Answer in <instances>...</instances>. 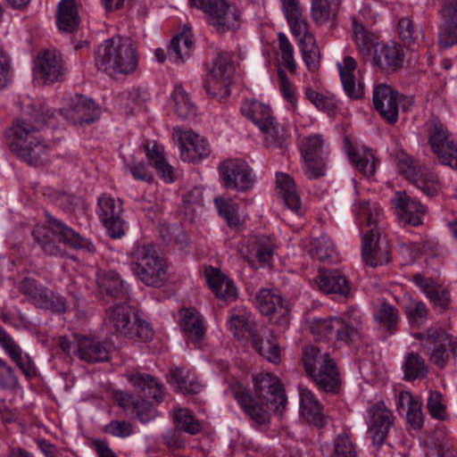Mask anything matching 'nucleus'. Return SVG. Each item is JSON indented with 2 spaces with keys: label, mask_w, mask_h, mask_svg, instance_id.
I'll use <instances>...</instances> for the list:
<instances>
[{
  "label": "nucleus",
  "mask_w": 457,
  "mask_h": 457,
  "mask_svg": "<svg viewBox=\"0 0 457 457\" xmlns=\"http://www.w3.org/2000/svg\"><path fill=\"white\" fill-rule=\"evenodd\" d=\"M25 114L16 120L9 130L10 147L30 165H40L46 161L48 146L44 144L38 130L54 118V112L48 104L29 98L21 102Z\"/></svg>",
  "instance_id": "1"
},
{
  "label": "nucleus",
  "mask_w": 457,
  "mask_h": 457,
  "mask_svg": "<svg viewBox=\"0 0 457 457\" xmlns=\"http://www.w3.org/2000/svg\"><path fill=\"white\" fill-rule=\"evenodd\" d=\"M355 222L362 233V258L371 266L386 264L390 260V245L384 234L383 211L376 202L359 195L353 204Z\"/></svg>",
  "instance_id": "2"
},
{
  "label": "nucleus",
  "mask_w": 457,
  "mask_h": 457,
  "mask_svg": "<svg viewBox=\"0 0 457 457\" xmlns=\"http://www.w3.org/2000/svg\"><path fill=\"white\" fill-rule=\"evenodd\" d=\"M96 65L110 75L133 72L137 66V54L132 40L122 37L105 40L96 51Z\"/></svg>",
  "instance_id": "3"
},
{
  "label": "nucleus",
  "mask_w": 457,
  "mask_h": 457,
  "mask_svg": "<svg viewBox=\"0 0 457 457\" xmlns=\"http://www.w3.org/2000/svg\"><path fill=\"white\" fill-rule=\"evenodd\" d=\"M129 379L142 401H136L133 395L125 393L117 395L116 401L124 411L136 414L142 422H147L154 416L149 400L159 402L162 399V386L152 376L141 373L132 374Z\"/></svg>",
  "instance_id": "4"
},
{
  "label": "nucleus",
  "mask_w": 457,
  "mask_h": 457,
  "mask_svg": "<svg viewBox=\"0 0 457 457\" xmlns=\"http://www.w3.org/2000/svg\"><path fill=\"white\" fill-rule=\"evenodd\" d=\"M361 317L354 309H348L341 318L315 319L311 322L312 334L320 340L333 339L348 344L360 337Z\"/></svg>",
  "instance_id": "5"
},
{
  "label": "nucleus",
  "mask_w": 457,
  "mask_h": 457,
  "mask_svg": "<svg viewBox=\"0 0 457 457\" xmlns=\"http://www.w3.org/2000/svg\"><path fill=\"white\" fill-rule=\"evenodd\" d=\"M303 363L307 375L318 387L328 393H337L340 387L339 373L334 360L328 353L314 345L303 352Z\"/></svg>",
  "instance_id": "6"
},
{
  "label": "nucleus",
  "mask_w": 457,
  "mask_h": 457,
  "mask_svg": "<svg viewBox=\"0 0 457 457\" xmlns=\"http://www.w3.org/2000/svg\"><path fill=\"white\" fill-rule=\"evenodd\" d=\"M131 262L136 275L147 286L161 287L168 278L166 261L152 245L136 246L131 253Z\"/></svg>",
  "instance_id": "7"
},
{
  "label": "nucleus",
  "mask_w": 457,
  "mask_h": 457,
  "mask_svg": "<svg viewBox=\"0 0 457 457\" xmlns=\"http://www.w3.org/2000/svg\"><path fill=\"white\" fill-rule=\"evenodd\" d=\"M48 228L43 226H37L33 230L36 240L40 244L42 250L49 255H57L61 250L50 238L48 232L60 237V240L76 249H84L87 252H94L95 247L87 239L81 237L73 229L67 227L60 220L50 215H46Z\"/></svg>",
  "instance_id": "8"
},
{
  "label": "nucleus",
  "mask_w": 457,
  "mask_h": 457,
  "mask_svg": "<svg viewBox=\"0 0 457 457\" xmlns=\"http://www.w3.org/2000/svg\"><path fill=\"white\" fill-rule=\"evenodd\" d=\"M298 147L302 156L303 170L309 179H318L325 174L327 164L326 139L319 134L303 137Z\"/></svg>",
  "instance_id": "9"
},
{
  "label": "nucleus",
  "mask_w": 457,
  "mask_h": 457,
  "mask_svg": "<svg viewBox=\"0 0 457 457\" xmlns=\"http://www.w3.org/2000/svg\"><path fill=\"white\" fill-rule=\"evenodd\" d=\"M189 4L201 10L218 32L228 31L237 25L238 10L227 0H189Z\"/></svg>",
  "instance_id": "10"
},
{
  "label": "nucleus",
  "mask_w": 457,
  "mask_h": 457,
  "mask_svg": "<svg viewBox=\"0 0 457 457\" xmlns=\"http://www.w3.org/2000/svg\"><path fill=\"white\" fill-rule=\"evenodd\" d=\"M428 144L439 162L457 170V145L445 125L436 119L426 122Z\"/></svg>",
  "instance_id": "11"
},
{
  "label": "nucleus",
  "mask_w": 457,
  "mask_h": 457,
  "mask_svg": "<svg viewBox=\"0 0 457 457\" xmlns=\"http://www.w3.org/2000/svg\"><path fill=\"white\" fill-rule=\"evenodd\" d=\"M233 71L231 54L227 52L218 54L206 75L207 92L220 100L228 96Z\"/></svg>",
  "instance_id": "12"
},
{
  "label": "nucleus",
  "mask_w": 457,
  "mask_h": 457,
  "mask_svg": "<svg viewBox=\"0 0 457 457\" xmlns=\"http://www.w3.org/2000/svg\"><path fill=\"white\" fill-rule=\"evenodd\" d=\"M221 184L229 189L238 192L250 190L256 176L249 164L241 159H228L219 165Z\"/></svg>",
  "instance_id": "13"
},
{
  "label": "nucleus",
  "mask_w": 457,
  "mask_h": 457,
  "mask_svg": "<svg viewBox=\"0 0 457 457\" xmlns=\"http://www.w3.org/2000/svg\"><path fill=\"white\" fill-rule=\"evenodd\" d=\"M172 138L179 148L180 158L187 162H197L211 154L208 141L190 129L174 128Z\"/></svg>",
  "instance_id": "14"
},
{
  "label": "nucleus",
  "mask_w": 457,
  "mask_h": 457,
  "mask_svg": "<svg viewBox=\"0 0 457 457\" xmlns=\"http://www.w3.org/2000/svg\"><path fill=\"white\" fill-rule=\"evenodd\" d=\"M421 345L428 349L431 361L438 367H444L450 353L455 354L456 341L444 330L429 328L426 333L419 336Z\"/></svg>",
  "instance_id": "15"
},
{
  "label": "nucleus",
  "mask_w": 457,
  "mask_h": 457,
  "mask_svg": "<svg viewBox=\"0 0 457 457\" xmlns=\"http://www.w3.org/2000/svg\"><path fill=\"white\" fill-rule=\"evenodd\" d=\"M34 77L45 85H51L63 79L66 67L62 54L56 50L40 52L33 69Z\"/></svg>",
  "instance_id": "16"
},
{
  "label": "nucleus",
  "mask_w": 457,
  "mask_h": 457,
  "mask_svg": "<svg viewBox=\"0 0 457 457\" xmlns=\"http://www.w3.org/2000/svg\"><path fill=\"white\" fill-rule=\"evenodd\" d=\"M20 290L37 308L49 310L52 312H63L68 308L62 295L38 286L32 278H24L20 284Z\"/></svg>",
  "instance_id": "17"
},
{
  "label": "nucleus",
  "mask_w": 457,
  "mask_h": 457,
  "mask_svg": "<svg viewBox=\"0 0 457 457\" xmlns=\"http://www.w3.org/2000/svg\"><path fill=\"white\" fill-rule=\"evenodd\" d=\"M231 394L249 418L257 424H265L270 420V411L282 413L285 408L280 411L275 410V405H271L267 400H253L246 389L239 383H235L230 387Z\"/></svg>",
  "instance_id": "18"
},
{
  "label": "nucleus",
  "mask_w": 457,
  "mask_h": 457,
  "mask_svg": "<svg viewBox=\"0 0 457 457\" xmlns=\"http://www.w3.org/2000/svg\"><path fill=\"white\" fill-rule=\"evenodd\" d=\"M101 110L91 99L76 95L65 100L60 114L73 124L94 122L100 117Z\"/></svg>",
  "instance_id": "19"
},
{
  "label": "nucleus",
  "mask_w": 457,
  "mask_h": 457,
  "mask_svg": "<svg viewBox=\"0 0 457 457\" xmlns=\"http://www.w3.org/2000/svg\"><path fill=\"white\" fill-rule=\"evenodd\" d=\"M122 211L120 199L104 195L98 200L99 219L113 238H120L125 234Z\"/></svg>",
  "instance_id": "20"
},
{
  "label": "nucleus",
  "mask_w": 457,
  "mask_h": 457,
  "mask_svg": "<svg viewBox=\"0 0 457 457\" xmlns=\"http://www.w3.org/2000/svg\"><path fill=\"white\" fill-rule=\"evenodd\" d=\"M256 398L267 400L276 411L286 408L287 396L280 380L271 373H259L254 378Z\"/></svg>",
  "instance_id": "21"
},
{
  "label": "nucleus",
  "mask_w": 457,
  "mask_h": 457,
  "mask_svg": "<svg viewBox=\"0 0 457 457\" xmlns=\"http://www.w3.org/2000/svg\"><path fill=\"white\" fill-rule=\"evenodd\" d=\"M256 305L262 314L270 316L275 323L287 326L289 321V309L283 304L281 296L276 292L262 288L256 295Z\"/></svg>",
  "instance_id": "22"
},
{
  "label": "nucleus",
  "mask_w": 457,
  "mask_h": 457,
  "mask_svg": "<svg viewBox=\"0 0 457 457\" xmlns=\"http://www.w3.org/2000/svg\"><path fill=\"white\" fill-rule=\"evenodd\" d=\"M400 98L397 92L385 84L377 86L373 91L376 110L390 124L397 121Z\"/></svg>",
  "instance_id": "23"
},
{
  "label": "nucleus",
  "mask_w": 457,
  "mask_h": 457,
  "mask_svg": "<svg viewBox=\"0 0 457 457\" xmlns=\"http://www.w3.org/2000/svg\"><path fill=\"white\" fill-rule=\"evenodd\" d=\"M392 203L395 212L402 222L412 226L421 223L426 209L420 202L411 198L405 192L397 191Z\"/></svg>",
  "instance_id": "24"
},
{
  "label": "nucleus",
  "mask_w": 457,
  "mask_h": 457,
  "mask_svg": "<svg viewBox=\"0 0 457 457\" xmlns=\"http://www.w3.org/2000/svg\"><path fill=\"white\" fill-rule=\"evenodd\" d=\"M368 424L374 445H381L393 424L392 413L383 403H377L369 410Z\"/></svg>",
  "instance_id": "25"
},
{
  "label": "nucleus",
  "mask_w": 457,
  "mask_h": 457,
  "mask_svg": "<svg viewBox=\"0 0 457 457\" xmlns=\"http://www.w3.org/2000/svg\"><path fill=\"white\" fill-rule=\"evenodd\" d=\"M442 28L439 45L448 47L457 44V0H444L442 8Z\"/></svg>",
  "instance_id": "26"
},
{
  "label": "nucleus",
  "mask_w": 457,
  "mask_h": 457,
  "mask_svg": "<svg viewBox=\"0 0 457 457\" xmlns=\"http://www.w3.org/2000/svg\"><path fill=\"white\" fill-rule=\"evenodd\" d=\"M299 395L300 411L303 418L316 427H323L326 423L327 416L323 411V406L314 394L306 387H300Z\"/></svg>",
  "instance_id": "27"
},
{
  "label": "nucleus",
  "mask_w": 457,
  "mask_h": 457,
  "mask_svg": "<svg viewBox=\"0 0 457 457\" xmlns=\"http://www.w3.org/2000/svg\"><path fill=\"white\" fill-rule=\"evenodd\" d=\"M403 50L399 45L378 43L375 46L374 62L383 70H398L403 66Z\"/></svg>",
  "instance_id": "28"
},
{
  "label": "nucleus",
  "mask_w": 457,
  "mask_h": 457,
  "mask_svg": "<svg viewBox=\"0 0 457 457\" xmlns=\"http://www.w3.org/2000/svg\"><path fill=\"white\" fill-rule=\"evenodd\" d=\"M205 278L209 287L219 299L227 302L237 299V289L234 282L219 270L212 267L207 268Z\"/></svg>",
  "instance_id": "29"
},
{
  "label": "nucleus",
  "mask_w": 457,
  "mask_h": 457,
  "mask_svg": "<svg viewBox=\"0 0 457 457\" xmlns=\"http://www.w3.org/2000/svg\"><path fill=\"white\" fill-rule=\"evenodd\" d=\"M108 323L117 333L125 337L132 333L137 315L134 310L126 304H117L107 312Z\"/></svg>",
  "instance_id": "30"
},
{
  "label": "nucleus",
  "mask_w": 457,
  "mask_h": 457,
  "mask_svg": "<svg viewBox=\"0 0 457 457\" xmlns=\"http://www.w3.org/2000/svg\"><path fill=\"white\" fill-rule=\"evenodd\" d=\"M415 285L426 295L436 308L445 311L450 304L451 299L448 291L438 285L432 278H425L416 274L412 278Z\"/></svg>",
  "instance_id": "31"
},
{
  "label": "nucleus",
  "mask_w": 457,
  "mask_h": 457,
  "mask_svg": "<svg viewBox=\"0 0 457 457\" xmlns=\"http://www.w3.org/2000/svg\"><path fill=\"white\" fill-rule=\"evenodd\" d=\"M343 87L352 99H359L363 96V84L357 80L354 75L356 62L350 56H345L342 62H337Z\"/></svg>",
  "instance_id": "32"
},
{
  "label": "nucleus",
  "mask_w": 457,
  "mask_h": 457,
  "mask_svg": "<svg viewBox=\"0 0 457 457\" xmlns=\"http://www.w3.org/2000/svg\"><path fill=\"white\" fill-rule=\"evenodd\" d=\"M275 245L269 236H257L246 246V251H241L242 254L249 262H257L261 266L268 264L274 254Z\"/></svg>",
  "instance_id": "33"
},
{
  "label": "nucleus",
  "mask_w": 457,
  "mask_h": 457,
  "mask_svg": "<svg viewBox=\"0 0 457 457\" xmlns=\"http://www.w3.org/2000/svg\"><path fill=\"white\" fill-rule=\"evenodd\" d=\"M144 149L150 163L155 168L160 177L167 183L173 182L175 170L165 159L163 146L155 141H146Z\"/></svg>",
  "instance_id": "34"
},
{
  "label": "nucleus",
  "mask_w": 457,
  "mask_h": 457,
  "mask_svg": "<svg viewBox=\"0 0 457 457\" xmlns=\"http://www.w3.org/2000/svg\"><path fill=\"white\" fill-rule=\"evenodd\" d=\"M0 345L27 378L35 376L36 370L30 358L23 355L21 347L3 329H0Z\"/></svg>",
  "instance_id": "35"
},
{
  "label": "nucleus",
  "mask_w": 457,
  "mask_h": 457,
  "mask_svg": "<svg viewBox=\"0 0 457 457\" xmlns=\"http://www.w3.org/2000/svg\"><path fill=\"white\" fill-rule=\"evenodd\" d=\"M76 343L75 355L84 361L98 362L107 361L109 358L106 348L94 337H77Z\"/></svg>",
  "instance_id": "36"
},
{
  "label": "nucleus",
  "mask_w": 457,
  "mask_h": 457,
  "mask_svg": "<svg viewBox=\"0 0 457 457\" xmlns=\"http://www.w3.org/2000/svg\"><path fill=\"white\" fill-rule=\"evenodd\" d=\"M80 22L76 0H61L56 12V24L64 32L75 31Z\"/></svg>",
  "instance_id": "37"
},
{
  "label": "nucleus",
  "mask_w": 457,
  "mask_h": 457,
  "mask_svg": "<svg viewBox=\"0 0 457 457\" xmlns=\"http://www.w3.org/2000/svg\"><path fill=\"white\" fill-rule=\"evenodd\" d=\"M316 284L319 289L325 294L345 295L350 290L345 277L338 270L320 271L316 278Z\"/></svg>",
  "instance_id": "38"
},
{
  "label": "nucleus",
  "mask_w": 457,
  "mask_h": 457,
  "mask_svg": "<svg viewBox=\"0 0 457 457\" xmlns=\"http://www.w3.org/2000/svg\"><path fill=\"white\" fill-rule=\"evenodd\" d=\"M348 155L356 170L365 177L375 173L378 161L370 149L364 145L349 146Z\"/></svg>",
  "instance_id": "39"
},
{
  "label": "nucleus",
  "mask_w": 457,
  "mask_h": 457,
  "mask_svg": "<svg viewBox=\"0 0 457 457\" xmlns=\"http://www.w3.org/2000/svg\"><path fill=\"white\" fill-rule=\"evenodd\" d=\"M180 327L187 339L200 340L205 332L203 318L195 309H182L179 312Z\"/></svg>",
  "instance_id": "40"
},
{
  "label": "nucleus",
  "mask_w": 457,
  "mask_h": 457,
  "mask_svg": "<svg viewBox=\"0 0 457 457\" xmlns=\"http://www.w3.org/2000/svg\"><path fill=\"white\" fill-rule=\"evenodd\" d=\"M229 330L238 339H251L258 331L250 313L242 310L232 313L228 321Z\"/></svg>",
  "instance_id": "41"
},
{
  "label": "nucleus",
  "mask_w": 457,
  "mask_h": 457,
  "mask_svg": "<svg viewBox=\"0 0 457 457\" xmlns=\"http://www.w3.org/2000/svg\"><path fill=\"white\" fill-rule=\"evenodd\" d=\"M278 194L284 199L289 209L301 214V199L296 190L294 179L285 173L277 174Z\"/></svg>",
  "instance_id": "42"
},
{
  "label": "nucleus",
  "mask_w": 457,
  "mask_h": 457,
  "mask_svg": "<svg viewBox=\"0 0 457 457\" xmlns=\"http://www.w3.org/2000/svg\"><path fill=\"white\" fill-rule=\"evenodd\" d=\"M170 382L185 394H197L202 390V385L196 376L184 368H173L170 370Z\"/></svg>",
  "instance_id": "43"
},
{
  "label": "nucleus",
  "mask_w": 457,
  "mask_h": 457,
  "mask_svg": "<svg viewBox=\"0 0 457 457\" xmlns=\"http://www.w3.org/2000/svg\"><path fill=\"white\" fill-rule=\"evenodd\" d=\"M398 410L404 412L407 421L415 428L422 425L421 403L410 392H401L398 395Z\"/></svg>",
  "instance_id": "44"
},
{
  "label": "nucleus",
  "mask_w": 457,
  "mask_h": 457,
  "mask_svg": "<svg viewBox=\"0 0 457 457\" xmlns=\"http://www.w3.org/2000/svg\"><path fill=\"white\" fill-rule=\"evenodd\" d=\"M257 128L261 131L268 147L281 146L288 137L286 127L278 123L273 116Z\"/></svg>",
  "instance_id": "45"
},
{
  "label": "nucleus",
  "mask_w": 457,
  "mask_h": 457,
  "mask_svg": "<svg viewBox=\"0 0 457 457\" xmlns=\"http://www.w3.org/2000/svg\"><path fill=\"white\" fill-rule=\"evenodd\" d=\"M312 81H308L303 88L305 98L310 101L317 109L320 111H327L334 108L335 102L330 95L323 94L321 89V83L317 76L312 77Z\"/></svg>",
  "instance_id": "46"
},
{
  "label": "nucleus",
  "mask_w": 457,
  "mask_h": 457,
  "mask_svg": "<svg viewBox=\"0 0 457 457\" xmlns=\"http://www.w3.org/2000/svg\"><path fill=\"white\" fill-rule=\"evenodd\" d=\"M310 255L320 262H332L337 260L334 243L328 236H320L311 242Z\"/></svg>",
  "instance_id": "47"
},
{
  "label": "nucleus",
  "mask_w": 457,
  "mask_h": 457,
  "mask_svg": "<svg viewBox=\"0 0 457 457\" xmlns=\"http://www.w3.org/2000/svg\"><path fill=\"white\" fill-rule=\"evenodd\" d=\"M340 0H312L311 13L318 25L334 21Z\"/></svg>",
  "instance_id": "48"
},
{
  "label": "nucleus",
  "mask_w": 457,
  "mask_h": 457,
  "mask_svg": "<svg viewBox=\"0 0 457 457\" xmlns=\"http://www.w3.org/2000/svg\"><path fill=\"white\" fill-rule=\"evenodd\" d=\"M241 112L243 115L248 120H251L256 127L273 116L269 105L255 99H245L242 103Z\"/></svg>",
  "instance_id": "49"
},
{
  "label": "nucleus",
  "mask_w": 457,
  "mask_h": 457,
  "mask_svg": "<svg viewBox=\"0 0 457 457\" xmlns=\"http://www.w3.org/2000/svg\"><path fill=\"white\" fill-rule=\"evenodd\" d=\"M192 37L189 31H184L180 35L175 37L169 47L168 54L170 60L174 62H184L191 54L192 51Z\"/></svg>",
  "instance_id": "50"
},
{
  "label": "nucleus",
  "mask_w": 457,
  "mask_h": 457,
  "mask_svg": "<svg viewBox=\"0 0 457 457\" xmlns=\"http://www.w3.org/2000/svg\"><path fill=\"white\" fill-rule=\"evenodd\" d=\"M100 288L106 291L108 295L120 299H127L128 286L122 281L120 276L114 271H108L98 278Z\"/></svg>",
  "instance_id": "51"
},
{
  "label": "nucleus",
  "mask_w": 457,
  "mask_h": 457,
  "mask_svg": "<svg viewBox=\"0 0 457 457\" xmlns=\"http://www.w3.org/2000/svg\"><path fill=\"white\" fill-rule=\"evenodd\" d=\"M307 69L314 72L320 66V50L313 34L297 40Z\"/></svg>",
  "instance_id": "52"
},
{
  "label": "nucleus",
  "mask_w": 457,
  "mask_h": 457,
  "mask_svg": "<svg viewBox=\"0 0 457 457\" xmlns=\"http://www.w3.org/2000/svg\"><path fill=\"white\" fill-rule=\"evenodd\" d=\"M259 333L256 332V336L252 337L253 347L256 351L268 361L273 363H278L280 361V347L278 345L277 337L273 335L267 337L265 339H262L261 342L258 340Z\"/></svg>",
  "instance_id": "53"
},
{
  "label": "nucleus",
  "mask_w": 457,
  "mask_h": 457,
  "mask_svg": "<svg viewBox=\"0 0 457 457\" xmlns=\"http://www.w3.org/2000/svg\"><path fill=\"white\" fill-rule=\"evenodd\" d=\"M174 109L178 115L183 119H190L195 115V104L191 102L187 93L181 86H176L171 95Z\"/></svg>",
  "instance_id": "54"
},
{
  "label": "nucleus",
  "mask_w": 457,
  "mask_h": 457,
  "mask_svg": "<svg viewBox=\"0 0 457 457\" xmlns=\"http://www.w3.org/2000/svg\"><path fill=\"white\" fill-rule=\"evenodd\" d=\"M420 174L411 181L420 190L428 196H433L441 189V183L436 174L427 168L420 169Z\"/></svg>",
  "instance_id": "55"
},
{
  "label": "nucleus",
  "mask_w": 457,
  "mask_h": 457,
  "mask_svg": "<svg viewBox=\"0 0 457 457\" xmlns=\"http://www.w3.org/2000/svg\"><path fill=\"white\" fill-rule=\"evenodd\" d=\"M353 37L359 51L363 54L370 53L376 46L375 35L369 32L363 23H360L355 18L353 19Z\"/></svg>",
  "instance_id": "56"
},
{
  "label": "nucleus",
  "mask_w": 457,
  "mask_h": 457,
  "mask_svg": "<svg viewBox=\"0 0 457 457\" xmlns=\"http://www.w3.org/2000/svg\"><path fill=\"white\" fill-rule=\"evenodd\" d=\"M403 370L405 379L414 380L424 378L428 373V367L419 354L411 353L406 356Z\"/></svg>",
  "instance_id": "57"
},
{
  "label": "nucleus",
  "mask_w": 457,
  "mask_h": 457,
  "mask_svg": "<svg viewBox=\"0 0 457 457\" xmlns=\"http://www.w3.org/2000/svg\"><path fill=\"white\" fill-rule=\"evenodd\" d=\"M374 316L379 325L387 330L394 329L399 320L397 309L386 303H383L378 306Z\"/></svg>",
  "instance_id": "58"
},
{
  "label": "nucleus",
  "mask_w": 457,
  "mask_h": 457,
  "mask_svg": "<svg viewBox=\"0 0 457 457\" xmlns=\"http://www.w3.org/2000/svg\"><path fill=\"white\" fill-rule=\"evenodd\" d=\"M214 202L220 215L227 220L229 227L237 228L240 225L241 220L236 204L221 197L215 198Z\"/></svg>",
  "instance_id": "59"
},
{
  "label": "nucleus",
  "mask_w": 457,
  "mask_h": 457,
  "mask_svg": "<svg viewBox=\"0 0 457 457\" xmlns=\"http://www.w3.org/2000/svg\"><path fill=\"white\" fill-rule=\"evenodd\" d=\"M124 167L135 179L151 181L152 173L143 161H137L134 154L124 157Z\"/></svg>",
  "instance_id": "60"
},
{
  "label": "nucleus",
  "mask_w": 457,
  "mask_h": 457,
  "mask_svg": "<svg viewBox=\"0 0 457 457\" xmlns=\"http://www.w3.org/2000/svg\"><path fill=\"white\" fill-rule=\"evenodd\" d=\"M177 428L195 435L201 430L200 423L193 417L187 409H179L174 414Z\"/></svg>",
  "instance_id": "61"
},
{
  "label": "nucleus",
  "mask_w": 457,
  "mask_h": 457,
  "mask_svg": "<svg viewBox=\"0 0 457 457\" xmlns=\"http://www.w3.org/2000/svg\"><path fill=\"white\" fill-rule=\"evenodd\" d=\"M279 88L284 99L287 102L288 110L295 112L297 110L295 88L283 71H278Z\"/></svg>",
  "instance_id": "62"
},
{
  "label": "nucleus",
  "mask_w": 457,
  "mask_h": 457,
  "mask_svg": "<svg viewBox=\"0 0 457 457\" xmlns=\"http://www.w3.org/2000/svg\"><path fill=\"white\" fill-rule=\"evenodd\" d=\"M278 48L280 51L281 59L284 62V65L291 72H295L296 69V63L294 58V46L288 40L287 37L279 32L278 34Z\"/></svg>",
  "instance_id": "63"
},
{
  "label": "nucleus",
  "mask_w": 457,
  "mask_h": 457,
  "mask_svg": "<svg viewBox=\"0 0 457 457\" xmlns=\"http://www.w3.org/2000/svg\"><path fill=\"white\" fill-rule=\"evenodd\" d=\"M332 457H358L355 447L346 433L339 434L336 437Z\"/></svg>",
  "instance_id": "64"
}]
</instances>
